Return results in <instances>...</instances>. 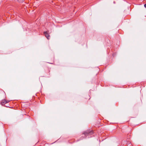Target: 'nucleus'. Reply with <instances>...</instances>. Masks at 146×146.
Wrapping results in <instances>:
<instances>
[{
	"label": "nucleus",
	"mask_w": 146,
	"mask_h": 146,
	"mask_svg": "<svg viewBox=\"0 0 146 146\" xmlns=\"http://www.w3.org/2000/svg\"><path fill=\"white\" fill-rule=\"evenodd\" d=\"M93 134V132L90 130H87L83 133V134H84L86 137L88 135H91Z\"/></svg>",
	"instance_id": "nucleus-1"
},
{
	"label": "nucleus",
	"mask_w": 146,
	"mask_h": 146,
	"mask_svg": "<svg viewBox=\"0 0 146 146\" xmlns=\"http://www.w3.org/2000/svg\"><path fill=\"white\" fill-rule=\"evenodd\" d=\"M9 102V101H6L5 100H3L1 102V104L2 105H4L5 104L8 103Z\"/></svg>",
	"instance_id": "nucleus-3"
},
{
	"label": "nucleus",
	"mask_w": 146,
	"mask_h": 146,
	"mask_svg": "<svg viewBox=\"0 0 146 146\" xmlns=\"http://www.w3.org/2000/svg\"><path fill=\"white\" fill-rule=\"evenodd\" d=\"M144 6L146 8V3L144 5Z\"/></svg>",
	"instance_id": "nucleus-5"
},
{
	"label": "nucleus",
	"mask_w": 146,
	"mask_h": 146,
	"mask_svg": "<svg viewBox=\"0 0 146 146\" xmlns=\"http://www.w3.org/2000/svg\"><path fill=\"white\" fill-rule=\"evenodd\" d=\"M25 0H18V1L19 2H23Z\"/></svg>",
	"instance_id": "nucleus-4"
},
{
	"label": "nucleus",
	"mask_w": 146,
	"mask_h": 146,
	"mask_svg": "<svg viewBox=\"0 0 146 146\" xmlns=\"http://www.w3.org/2000/svg\"><path fill=\"white\" fill-rule=\"evenodd\" d=\"M44 34L45 35V36L46 37L47 39H49L50 38V36L49 34L47 33V32H44Z\"/></svg>",
	"instance_id": "nucleus-2"
}]
</instances>
